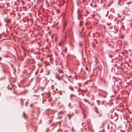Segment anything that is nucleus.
Segmentation results:
<instances>
[{
  "mask_svg": "<svg viewBox=\"0 0 132 132\" xmlns=\"http://www.w3.org/2000/svg\"><path fill=\"white\" fill-rule=\"evenodd\" d=\"M96 112L97 113V111H96Z\"/></svg>",
  "mask_w": 132,
  "mask_h": 132,
  "instance_id": "c85d7f7f",
  "label": "nucleus"
},
{
  "mask_svg": "<svg viewBox=\"0 0 132 132\" xmlns=\"http://www.w3.org/2000/svg\"><path fill=\"white\" fill-rule=\"evenodd\" d=\"M101 3H102V2L103 0H101Z\"/></svg>",
  "mask_w": 132,
  "mask_h": 132,
  "instance_id": "6ab92c4d",
  "label": "nucleus"
},
{
  "mask_svg": "<svg viewBox=\"0 0 132 132\" xmlns=\"http://www.w3.org/2000/svg\"><path fill=\"white\" fill-rule=\"evenodd\" d=\"M69 88L72 91L73 90V89L71 86H69Z\"/></svg>",
  "mask_w": 132,
  "mask_h": 132,
  "instance_id": "39448f33",
  "label": "nucleus"
},
{
  "mask_svg": "<svg viewBox=\"0 0 132 132\" xmlns=\"http://www.w3.org/2000/svg\"><path fill=\"white\" fill-rule=\"evenodd\" d=\"M74 96V95L72 94L70 96V99L71 100L72 98V97L73 96Z\"/></svg>",
  "mask_w": 132,
  "mask_h": 132,
  "instance_id": "0eeeda50",
  "label": "nucleus"
},
{
  "mask_svg": "<svg viewBox=\"0 0 132 132\" xmlns=\"http://www.w3.org/2000/svg\"><path fill=\"white\" fill-rule=\"evenodd\" d=\"M61 112H59V114H58V115H61Z\"/></svg>",
  "mask_w": 132,
  "mask_h": 132,
  "instance_id": "dca6fc26",
  "label": "nucleus"
},
{
  "mask_svg": "<svg viewBox=\"0 0 132 132\" xmlns=\"http://www.w3.org/2000/svg\"><path fill=\"white\" fill-rule=\"evenodd\" d=\"M67 48L66 47H65V49L64 50V52L66 53L67 52Z\"/></svg>",
  "mask_w": 132,
  "mask_h": 132,
  "instance_id": "423d86ee",
  "label": "nucleus"
},
{
  "mask_svg": "<svg viewBox=\"0 0 132 132\" xmlns=\"http://www.w3.org/2000/svg\"><path fill=\"white\" fill-rule=\"evenodd\" d=\"M30 106H31V105H30Z\"/></svg>",
  "mask_w": 132,
  "mask_h": 132,
  "instance_id": "393cba45",
  "label": "nucleus"
},
{
  "mask_svg": "<svg viewBox=\"0 0 132 132\" xmlns=\"http://www.w3.org/2000/svg\"><path fill=\"white\" fill-rule=\"evenodd\" d=\"M5 21L6 22H9L11 21L10 19L6 18L5 19Z\"/></svg>",
  "mask_w": 132,
  "mask_h": 132,
  "instance_id": "20e7f679",
  "label": "nucleus"
},
{
  "mask_svg": "<svg viewBox=\"0 0 132 132\" xmlns=\"http://www.w3.org/2000/svg\"><path fill=\"white\" fill-rule=\"evenodd\" d=\"M82 23L81 22H80V23L79 24V25L80 26H81L82 25Z\"/></svg>",
  "mask_w": 132,
  "mask_h": 132,
  "instance_id": "9d476101",
  "label": "nucleus"
},
{
  "mask_svg": "<svg viewBox=\"0 0 132 132\" xmlns=\"http://www.w3.org/2000/svg\"><path fill=\"white\" fill-rule=\"evenodd\" d=\"M23 115H25V113H23Z\"/></svg>",
  "mask_w": 132,
  "mask_h": 132,
  "instance_id": "5701e85b",
  "label": "nucleus"
},
{
  "mask_svg": "<svg viewBox=\"0 0 132 132\" xmlns=\"http://www.w3.org/2000/svg\"><path fill=\"white\" fill-rule=\"evenodd\" d=\"M56 12L58 13H59V11L58 10H56Z\"/></svg>",
  "mask_w": 132,
  "mask_h": 132,
  "instance_id": "2eb2a0df",
  "label": "nucleus"
},
{
  "mask_svg": "<svg viewBox=\"0 0 132 132\" xmlns=\"http://www.w3.org/2000/svg\"><path fill=\"white\" fill-rule=\"evenodd\" d=\"M99 132H101V131H99Z\"/></svg>",
  "mask_w": 132,
  "mask_h": 132,
  "instance_id": "a878e982",
  "label": "nucleus"
},
{
  "mask_svg": "<svg viewBox=\"0 0 132 132\" xmlns=\"http://www.w3.org/2000/svg\"><path fill=\"white\" fill-rule=\"evenodd\" d=\"M84 101L85 102H88V103L89 102L87 100H85V99H84Z\"/></svg>",
  "mask_w": 132,
  "mask_h": 132,
  "instance_id": "4468645a",
  "label": "nucleus"
},
{
  "mask_svg": "<svg viewBox=\"0 0 132 132\" xmlns=\"http://www.w3.org/2000/svg\"><path fill=\"white\" fill-rule=\"evenodd\" d=\"M131 22L130 24V27L132 28V19L131 20Z\"/></svg>",
  "mask_w": 132,
  "mask_h": 132,
  "instance_id": "1a4fd4ad",
  "label": "nucleus"
},
{
  "mask_svg": "<svg viewBox=\"0 0 132 132\" xmlns=\"http://www.w3.org/2000/svg\"><path fill=\"white\" fill-rule=\"evenodd\" d=\"M125 116H123V118L124 119H125Z\"/></svg>",
  "mask_w": 132,
  "mask_h": 132,
  "instance_id": "4be33fe9",
  "label": "nucleus"
},
{
  "mask_svg": "<svg viewBox=\"0 0 132 132\" xmlns=\"http://www.w3.org/2000/svg\"><path fill=\"white\" fill-rule=\"evenodd\" d=\"M36 130H35V132H36Z\"/></svg>",
  "mask_w": 132,
  "mask_h": 132,
  "instance_id": "cd10ccee",
  "label": "nucleus"
},
{
  "mask_svg": "<svg viewBox=\"0 0 132 132\" xmlns=\"http://www.w3.org/2000/svg\"><path fill=\"white\" fill-rule=\"evenodd\" d=\"M21 104H22V103L23 104V99H21Z\"/></svg>",
  "mask_w": 132,
  "mask_h": 132,
  "instance_id": "9b49d317",
  "label": "nucleus"
},
{
  "mask_svg": "<svg viewBox=\"0 0 132 132\" xmlns=\"http://www.w3.org/2000/svg\"><path fill=\"white\" fill-rule=\"evenodd\" d=\"M48 130H49V129H47L46 130V132H48Z\"/></svg>",
  "mask_w": 132,
  "mask_h": 132,
  "instance_id": "f3484780",
  "label": "nucleus"
},
{
  "mask_svg": "<svg viewBox=\"0 0 132 132\" xmlns=\"http://www.w3.org/2000/svg\"><path fill=\"white\" fill-rule=\"evenodd\" d=\"M59 45L60 46V44H59Z\"/></svg>",
  "mask_w": 132,
  "mask_h": 132,
  "instance_id": "b1692460",
  "label": "nucleus"
},
{
  "mask_svg": "<svg viewBox=\"0 0 132 132\" xmlns=\"http://www.w3.org/2000/svg\"><path fill=\"white\" fill-rule=\"evenodd\" d=\"M67 116H69V115H67Z\"/></svg>",
  "mask_w": 132,
  "mask_h": 132,
  "instance_id": "bb28decb",
  "label": "nucleus"
},
{
  "mask_svg": "<svg viewBox=\"0 0 132 132\" xmlns=\"http://www.w3.org/2000/svg\"><path fill=\"white\" fill-rule=\"evenodd\" d=\"M68 23V22L66 21H63V30L64 31Z\"/></svg>",
  "mask_w": 132,
  "mask_h": 132,
  "instance_id": "f257e3e1",
  "label": "nucleus"
},
{
  "mask_svg": "<svg viewBox=\"0 0 132 132\" xmlns=\"http://www.w3.org/2000/svg\"><path fill=\"white\" fill-rule=\"evenodd\" d=\"M88 36L93 37V38L95 37V35L94 33H92L91 34V31H89V32Z\"/></svg>",
  "mask_w": 132,
  "mask_h": 132,
  "instance_id": "f03ea898",
  "label": "nucleus"
},
{
  "mask_svg": "<svg viewBox=\"0 0 132 132\" xmlns=\"http://www.w3.org/2000/svg\"><path fill=\"white\" fill-rule=\"evenodd\" d=\"M26 116H24V118H26Z\"/></svg>",
  "mask_w": 132,
  "mask_h": 132,
  "instance_id": "412c9836",
  "label": "nucleus"
},
{
  "mask_svg": "<svg viewBox=\"0 0 132 132\" xmlns=\"http://www.w3.org/2000/svg\"><path fill=\"white\" fill-rule=\"evenodd\" d=\"M66 35L65 33H64L63 35L62 36V38L63 39H64V40L66 38Z\"/></svg>",
  "mask_w": 132,
  "mask_h": 132,
  "instance_id": "7ed1b4c3",
  "label": "nucleus"
},
{
  "mask_svg": "<svg viewBox=\"0 0 132 132\" xmlns=\"http://www.w3.org/2000/svg\"><path fill=\"white\" fill-rule=\"evenodd\" d=\"M2 60V58L1 57H0V61Z\"/></svg>",
  "mask_w": 132,
  "mask_h": 132,
  "instance_id": "aec40b11",
  "label": "nucleus"
},
{
  "mask_svg": "<svg viewBox=\"0 0 132 132\" xmlns=\"http://www.w3.org/2000/svg\"><path fill=\"white\" fill-rule=\"evenodd\" d=\"M69 116V119H70V116Z\"/></svg>",
  "mask_w": 132,
  "mask_h": 132,
  "instance_id": "a211bd4d",
  "label": "nucleus"
},
{
  "mask_svg": "<svg viewBox=\"0 0 132 132\" xmlns=\"http://www.w3.org/2000/svg\"><path fill=\"white\" fill-rule=\"evenodd\" d=\"M83 117L82 118V120H83V119H85L86 118V116H82Z\"/></svg>",
  "mask_w": 132,
  "mask_h": 132,
  "instance_id": "f8f14e48",
  "label": "nucleus"
},
{
  "mask_svg": "<svg viewBox=\"0 0 132 132\" xmlns=\"http://www.w3.org/2000/svg\"><path fill=\"white\" fill-rule=\"evenodd\" d=\"M104 125V123H102V126L100 127L101 128L102 127H103Z\"/></svg>",
  "mask_w": 132,
  "mask_h": 132,
  "instance_id": "ddd939ff",
  "label": "nucleus"
},
{
  "mask_svg": "<svg viewBox=\"0 0 132 132\" xmlns=\"http://www.w3.org/2000/svg\"><path fill=\"white\" fill-rule=\"evenodd\" d=\"M28 104V101H26L25 103V106H26L27 105V104Z\"/></svg>",
  "mask_w": 132,
  "mask_h": 132,
  "instance_id": "6e6552de",
  "label": "nucleus"
}]
</instances>
